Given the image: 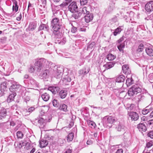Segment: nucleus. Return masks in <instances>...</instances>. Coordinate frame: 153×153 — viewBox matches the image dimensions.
Wrapping results in <instances>:
<instances>
[{
	"mask_svg": "<svg viewBox=\"0 0 153 153\" xmlns=\"http://www.w3.org/2000/svg\"><path fill=\"white\" fill-rule=\"evenodd\" d=\"M61 25L59 19L55 17L52 19L51 22V27L53 30V33L56 38L59 37L60 34L59 30L61 28Z\"/></svg>",
	"mask_w": 153,
	"mask_h": 153,
	"instance_id": "f257e3e1",
	"label": "nucleus"
},
{
	"mask_svg": "<svg viewBox=\"0 0 153 153\" xmlns=\"http://www.w3.org/2000/svg\"><path fill=\"white\" fill-rule=\"evenodd\" d=\"M51 64V62L48 61L44 58H40L34 63V65L37 69V71L39 72L43 68H47Z\"/></svg>",
	"mask_w": 153,
	"mask_h": 153,
	"instance_id": "f03ea898",
	"label": "nucleus"
},
{
	"mask_svg": "<svg viewBox=\"0 0 153 153\" xmlns=\"http://www.w3.org/2000/svg\"><path fill=\"white\" fill-rule=\"evenodd\" d=\"M115 120V117L111 116H106L104 117L102 119L103 126L107 128H110L111 127L112 124Z\"/></svg>",
	"mask_w": 153,
	"mask_h": 153,
	"instance_id": "7ed1b4c3",
	"label": "nucleus"
},
{
	"mask_svg": "<svg viewBox=\"0 0 153 153\" xmlns=\"http://www.w3.org/2000/svg\"><path fill=\"white\" fill-rule=\"evenodd\" d=\"M141 91V88L137 85H135L133 86L129 89L128 93L129 96H132L134 94L140 93Z\"/></svg>",
	"mask_w": 153,
	"mask_h": 153,
	"instance_id": "20e7f679",
	"label": "nucleus"
},
{
	"mask_svg": "<svg viewBox=\"0 0 153 153\" xmlns=\"http://www.w3.org/2000/svg\"><path fill=\"white\" fill-rule=\"evenodd\" d=\"M8 83L11 84L9 88V90L13 92L18 90L21 86L17 82L12 80L8 81Z\"/></svg>",
	"mask_w": 153,
	"mask_h": 153,
	"instance_id": "39448f33",
	"label": "nucleus"
},
{
	"mask_svg": "<svg viewBox=\"0 0 153 153\" xmlns=\"http://www.w3.org/2000/svg\"><path fill=\"white\" fill-rule=\"evenodd\" d=\"M68 9L71 12L74 13L77 12L78 10L77 3L75 1L72 2L68 6Z\"/></svg>",
	"mask_w": 153,
	"mask_h": 153,
	"instance_id": "423d86ee",
	"label": "nucleus"
},
{
	"mask_svg": "<svg viewBox=\"0 0 153 153\" xmlns=\"http://www.w3.org/2000/svg\"><path fill=\"white\" fill-rule=\"evenodd\" d=\"M116 129L119 132H121L122 133L125 132L126 127L123 122H120L116 127Z\"/></svg>",
	"mask_w": 153,
	"mask_h": 153,
	"instance_id": "0eeeda50",
	"label": "nucleus"
},
{
	"mask_svg": "<svg viewBox=\"0 0 153 153\" xmlns=\"http://www.w3.org/2000/svg\"><path fill=\"white\" fill-rule=\"evenodd\" d=\"M62 69L60 67H57L56 71H54L53 74L54 76L56 78H59L62 76Z\"/></svg>",
	"mask_w": 153,
	"mask_h": 153,
	"instance_id": "6e6552de",
	"label": "nucleus"
},
{
	"mask_svg": "<svg viewBox=\"0 0 153 153\" xmlns=\"http://www.w3.org/2000/svg\"><path fill=\"white\" fill-rule=\"evenodd\" d=\"M128 114L132 121L137 120L139 118V115L136 112H130Z\"/></svg>",
	"mask_w": 153,
	"mask_h": 153,
	"instance_id": "1a4fd4ad",
	"label": "nucleus"
},
{
	"mask_svg": "<svg viewBox=\"0 0 153 153\" xmlns=\"http://www.w3.org/2000/svg\"><path fill=\"white\" fill-rule=\"evenodd\" d=\"M145 9L148 12L153 10V1H150L147 3L145 5Z\"/></svg>",
	"mask_w": 153,
	"mask_h": 153,
	"instance_id": "9d476101",
	"label": "nucleus"
},
{
	"mask_svg": "<svg viewBox=\"0 0 153 153\" xmlns=\"http://www.w3.org/2000/svg\"><path fill=\"white\" fill-rule=\"evenodd\" d=\"M48 90L51 91L53 94H55L59 91L60 88L57 86H52L49 87Z\"/></svg>",
	"mask_w": 153,
	"mask_h": 153,
	"instance_id": "9b49d317",
	"label": "nucleus"
},
{
	"mask_svg": "<svg viewBox=\"0 0 153 153\" xmlns=\"http://www.w3.org/2000/svg\"><path fill=\"white\" fill-rule=\"evenodd\" d=\"M93 15L91 13H88L84 16L85 21L87 23L89 22L93 19Z\"/></svg>",
	"mask_w": 153,
	"mask_h": 153,
	"instance_id": "f8f14e48",
	"label": "nucleus"
},
{
	"mask_svg": "<svg viewBox=\"0 0 153 153\" xmlns=\"http://www.w3.org/2000/svg\"><path fill=\"white\" fill-rule=\"evenodd\" d=\"M8 81L7 82H2L0 85V90L1 92H3L6 90V88L8 86Z\"/></svg>",
	"mask_w": 153,
	"mask_h": 153,
	"instance_id": "ddd939ff",
	"label": "nucleus"
},
{
	"mask_svg": "<svg viewBox=\"0 0 153 153\" xmlns=\"http://www.w3.org/2000/svg\"><path fill=\"white\" fill-rule=\"evenodd\" d=\"M13 3V6L12 7V10L15 13L18 11L19 9V6L18 5V2L16 0H13L12 1Z\"/></svg>",
	"mask_w": 153,
	"mask_h": 153,
	"instance_id": "4468645a",
	"label": "nucleus"
},
{
	"mask_svg": "<svg viewBox=\"0 0 153 153\" xmlns=\"http://www.w3.org/2000/svg\"><path fill=\"white\" fill-rule=\"evenodd\" d=\"M25 145H27V146H29L30 143L27 142L26 140H24L20 142L18 144L17 146L19 148H21L23 146H25Z\"/></svg>",
	"mask_w": 153,
	"mask_h": 153,
	"instance_id": "2eb2a0df",
	"label": "nucleus"
},
{
	"mask_svg": "<svg viewBox=\"0 0 153 153\" xmlns=\"http://www.w3.org/2000/svg\"><path fill=\"white\" fill-rule=\"evenodd\" d=\"M114 62H109L103 65V67L106 69H108L113 67L115 64Z\"/></svg>",
	"mask_w": 153,
	"mask_h": 153,
	"instance_id": "dca6fc26",
	"label": "nucleus"
},
{
	"mask_svg": "<svg viewBox=\"0 0 153 153\" xmlns=\"http://www.w3.org/2000/svg\"><path fill=\"white\" fill-rule=\"evenodd\" d=\"M137 128L139 131H145L146 130V128L144 124L140 123L137 125Z\"/></svg>",
	"mask_w": 153,
	"mask_h": 153,
	"instance_id": "f3484780",
	"label": "nucleus"
},
{
	"mask_svg": "<svg viewBox=\"0 0 153 153\" xmlns=\"http://www.w3.org/2000/svg\"><path fill=\"white\" fill-rule=\"evenodd\" d=\"M122 70L124 73L126 74H130L131 72L130 70L128 65H125L122 67Z\"/></svg>",
	"mask_w": 153,
	"mask_h": 153,
	"instance_id": "a211bd4d",
	"label": "nucleus"
},
{
	"mask_svg": "<svg viewBox=\"0 0 153 153\" xmlns=\"http://www.w3.org/2000/svg\"><path fill=\"white\" fill-rule=\"evenodd\" d=\"M16 95V94L15 92H13L12 94H10L7 98V102H10L13 101Z\"/></svg>",
	"mask_w": 153,
	"mask_h": 153,
	"instance_id": "6ab92c4d",
	"label": "nucleus"
},
{
	"mask_svg": "<svg viewBox=\"0 0 153 153\" xmlns=\"http://www.w3.org/2000/svg\"><path fill=\"white\" fill-rule=\"evenodd\" d=\"M125 79V77L123 75L117 76L115 80L116 82L119 83L123 82Z\"/></svg>",
	"mask_w": 153,
	"mask_h": 153,
	"instance_id": "aec40b11",
	"label": "nucleus"
},
{
	"mask_svg": "<svg viewBox=\"0 0 153 153\" xmlns=\"http://www.w3.org/2000/svg\"><path fill=\"white\" fill-rule=\"evenodd\" d=\"M145 51L146 53L149 56H153V48L150 47L146 48Z\"/></svg>",
	"mask_w": 153,
	"mask_h": 153,
	"instance_id": "412c9836",
	"label": "nucleus"
},
{
	"mask_svg": "<svg viewBox=\"0 0 153 153\" xmlns=\"http://www.w3.org/2000/svg\"><path fill=\"white\" fill-rule=\"evenodd\" d=\"M49 71L48 70L46 69L44 71L40 74V76L42 78H47L48 77L49 74Z\"/></svg>",
	"mask_w": 153,
	"mask_h": 153,
	"instance_id": "4be33fe9",
	"label": "nucleus"
},
{
	"mask_svg": "<svg viewBox=\"0 0 153 153\" xmlns=\"http://www.w3.org/2000/svg\"><path fill=\"white\" fill-rule=\"evenodd\" d=\"M29 82L34 87H39V83L33 79H30L29 80Z\"/></svg>",
	"mask_w": 153,
	"mask_h": 153,
	"instance_id": "5701e85b",
	"label": "nucleus"
},
{
	"mask_svg": "<svg viewBox=\"0 0 153 153\" xmlns=\"http://www.w3.org/2000/svg\"><path fill=\"white\" fill-rule=\"evenodd\" d=\"M42 99L45 101H47L50 98L49 94L47 93H45L41 95Z\"/></svg>",
	"mask_w": 153,
	"mask_h": 153,
	"instance_id": "b1692460",
	"label": "nucleus"
},
{
	"mask_svg": "<svg viewBox=\"0 0 153 153\" xmlns=\"http://www.w3.org/2000/svg\"><path fill=\"white\" fill-rule=\"evenodd\" d=\"M41 147L44 148L48 144V141L46 140H42L39 143Z\"/></svg>",
	"mask_w": 153,
	"mask_h": 153,
	"instance_id": "393cba45",
	"label": "nucleus"
},
{
	"mask_svg": "<svg viewBox=\"0 0 153 153\" xmlns=\"http://www.w3.org/2000/svg\"><path fill=\"white\" fill-rule=\"evenodd\" d=\"M38 123L40 124V125H42V126L43 125V127L45 125V123L47 121L46 120L44 119L43 118H40L38 121ZM42 126H40V128H42Z\"/></svg>",
	"mask_w": 153,
	"mask_h": 153,
	"instance_id": "a878e982",
	"label": "nucleus"
},
{
	"mask_svg": "<svg viewBox=\"0 0 153 153\" xmlns=\"http://www.w3.org/2000/svg\"><path fill=\"white\" fill-rule=\"evenodd\" d=\"M90 70V69L88 68L86 69V68L83 69L79 71V73L81 75H85L88 74Z\"/></svg>",
	"mask_w": 153,
	"mask_h": 153,
	"instance_id": "bb28decb",
	"label": "nucleus"
},
{
	"mask_svg": "<svg viewBox=\"0 0 153 153\" xmlns=\"http://www.w3.org/2000/svg\"><path fill=\"white\" fill-rule=\"evenodd\" d=\"M74 137V134L73 132L69 133L67 136V140L68 142L72 141Z\"/></svg>",
	"mask_w": 153,
	"mask_h": 153,
	"instance_id": "cd10ccee",
	"label": "nucleus"
},
{
	"mask_svg": "<svg viewBox=\"0 0 153 153\" xmlns=\"http://www.w3.org/2000/svg\"><path fill=\"white\" fill-rule=\"evenodd\" d=\"M67 91L61 90L59 93V94L60 97L62 99H64L65 97L67 95Z\"/></svg>",
	"mask_w": 153,
	"mask_h": 153,
	"instance_id": "c85d7f7f",
	"label": "nucleus"
},
{
	"mask_svg": "<svg viewBox=\"0 0 153 153\" xmlns=\"http://www.w3.org/2000/svg\"><path fill=\"white\" fill-rule=\"evenodd\" d=\"M36 27V24L34 22H31L30 23L29 26V30L33 31L34 30Z\"/></svg>",
	"mask_w": 153,
	"mask_h": 153,
	"instance_id": "c756f323",
	"label": "nucleus"
},
{
	"mask_svg": "<svg viewBox=\"0 0 153 153\" xmlns=\"http://www.w3.org/2000/svg\"><path fill=\"white\" fill-rule=\"evenodd\" d=\"M125 47L124 42L120 43L119 45L117 46V48L119 51L123 53V49Z\"/></svg>",
	"mask_w": 153,
	"mask_h": 153,
	"instance_id": "7c9ffc66",
	"label": "nucleus"
},
{
	"mask_svg": "<svg viewBox=\"0 0 153 153\" xmlns=\"http://www.w3.org/2000/svg\"><path fill=\"white\" fill-rule=\"evenodd\" d=\"M122 29L121 28V27L119 26L117 29L115 30L113 32L114 35V36H117L118 34L120 33Z\"/></svg>",
	"mask_w": 153,
	"mask_h": 153,
	"instance_id": "2f4dec72",
	"label": "nucleus"
},
{
	"mask_svg": "<svg viewBox=\"0 0 153 153\" xmlns=\"http://www.w3.org/2000/svg\"><path fill=\"white\" fill-rule=\"evenodd\" d=\"M116 58V56L112 54L109 53L106 56V58L109 61L114 60Z\"/></svg>",
	"mask_w": 153,
	"mask_h": 153,
	"instance_id": "473e14b6",
	"label": "nucleus"
},
{
	"mask_svg": "<svg viewBox=\"0 0 153 153\" xmlns=\"http://www.w3.org/2000/svg\"><path fill=\"white\" fill-rule=\"evenodd\" d=\"M133 82L132 78H128L126 80V84L127 86H128L132 84Z\"/></svg>",
	"mask_w": 153,
	"mask_h": 153,
	"instance_id": "72a5a7b5",
	"label": "nucleus"
},
{
	"mask_svg": "<svg viewBox=\"0 0 153 153\" xmlns=\"http://www.w3.org/2000/svg\"><path fill=\"white\" fill-rule=\"evenodd\" d=\"M144 45L142 43H141L139 45L138 48L137 49V52H142L144 48Z\"/></svg>",
	"mask_w": 153,
	"mask_h": 153,
	"instance_id": "f704fd0d",
	"label": "nucleus"
},
{
	"mask_svg": "<svg viewBox=\"0 0 153 153\" xmlns=\"http://www.w3.org/2000/svg\"><path fill=\"white\" fill-rule=\"evenodd\" d=\"M88 124L89 127L92 128H95L96 126L95 123L92 121L90 120L88 121Z\"/></svg>",
	"mask_w": 153,
	"mask_h": 153,
	"instance_id": "c9c22d12",
	"label": "nucleus"
},
{
	"mask_svg": "<svg viewBox=\"0 0 153 153\" xmlns=\"http://www.w3.org/2000/svg\"><path fill=\"white\" fill-rule=\"evenodd\" d=\"M67 107V106L65 104H62L60 105L59 108L60 110L66 112L68 111Z\"/></svg>",
	"mask_w": 153,
	"mask_h": 153,
	"instance_id": "e433bc0d",
	"label": "nucleus"
},
{
	"mask_svg": "<svg viewBox=\"0 0 153 153\" xmlns=\"http://www.w3.org/2000/svg\"><path fill=\"white\" fill-rule=\"evenodd\" d=\"M7 114V112L5 109H3L0 111V118L1 119V117H4Z\"/></svg>",
	"mask_w": 153,
	"mask_h": 153,
	"instance_id": "4c0bfd02",
	"label": "nucleus"
},
{
	"mask_svg": "<svg viewBox=\"0 0 153 153\" xmlns=\"http://www.w3.org/2000/svg\"><path fill=\"white\" fill-rule=\"evenodd\" d=\"M82 15V13L80 12H77L76 13L74 14L73 15V17L75 19H78L79 18H80V16Z\"/></svg>",
	"mask_w": 153,
	"mask_h": 153,
	"instance_id": "58836bf2",
	"label": "nucleus"
},
{
	"mask_svg": "<svg viewBox=\"0 0 153 153\" xmlns=\"http://www.w3.org/2000/svg\"><path fill=\"white\" fill-rule=\"evenodd\" d=\"M87 8L86 7H84L83 8H82V10L81 11V13H82V14H87L88 13H89V11H88L87 10Z\"/></svg>",
	"mask_w": 153,
	"mask_h": 153,
	"instance_id": "ea45409f",
	"label": "nucleus"
},
{
	"mask_svg": "<svg viewBox=\"0 0 153 153\" xmlns=\"http://www.w3.org/2000/svg\"><path fill=\"white\" fill-rule=\"evenodd\" d=\"M66 42V39L65 38H63L61 40H58V43L61 45H63L65 44Z\"/></svg>",
	"mask_w": 153,
	"mask_h": 153,
	"instance_id": "a19ab883",
	"label": "nucleus"
},
{
	"mask_svg": "<svg viewBox=\"0 0 153 153\" xmlns=\"http://www.w3.org/2000/svg\"><path fill=\"white\" fill-rule=\"evenodd\" d=\"M16 135L17 138H22L24 136V134L22 131H18L17 132Z\"/></svg>",
	"mask_w": 153,
	"mask_h": 153,
	"instance_id": "79ce46f5",
	"label": "nucleus"
},
{
	"mask_svg": "<svg viewBox=\"0 0 153 153\" xmlns=\"http://www.w3.org/2000/svg\"><path fill=\"white\" fill-rule=\"evenodd\" d=\"M148 107H147L145 108H144L142 110V113L143 114L146 115L150 112V110L149 109L147 108Z\"/></svg>",
	"mask_w": 153,
	"mask_h": 153,
	"instance_id": "37998d69",
	"label": "nucleus"
},
{
	"mask_svg": "<svg viewBox=\"0 0 153 153\" xmlns=\"http://www.w3.org/2000/svg\"><path fill=\"white\" fill-rule=\"evenodd\" d=\"M33 5L30 3V2L28 3V8L27 10V12L29 10H34V8H33Z\"/></svg>",
	"mask_w": 153,
	"mask_h": 153,
	"instance_id": "c03bdc74",
	"label": "nucleus"
},
{
	"mask_svg": "<svg viewBox=\"0 0 153 153\" xmlns=\"http://www.w3.org/2000/svg\"><path fill=\"white\" fill-rule=\"evenodd\" d=\"M53 105L54 107H58L59 104L58 101L55 99H54L52 101Z\"/></svg>",
	"mask_w": 153,
	"mask_h": 153,
	"instance_id": "a18cd8bd",
	"label": "nucleus"
},
{
	"mask_svg": "<svg viewBox=\"0 0 153 153\" xmlns=\"http://www.w3.org/2000/svg\"><path fill=\"white\" fill-rule=\"evenodd\" d=\"M68 4V3L66 2H63L61 4H60L59 6H60V8L61 9H62L64 7H66L67 6Z\"/></svg>",
	"mask_w": 153,
	"mask_h": 153,
	"instance_id": "49530a36",
	"label": "nucleus"
},
{
	"mask_svg": "<svg viewBox=\"0 0 153 153\" xmlns=\"http://www.w3.org/2000/svg\"><path fill=\"white\" fill-rule=\"evenodd\" d=\"M23 99L24 101L27 103V101H29L30 100V97L29 96H25L23 97Z\"/></svg>",
	"mask_w": 153,
	"mask_h": 153,
	"instance_id": "de8ad7c7",
	"label": "nucleus"
},
{
	"mask_svg": "<svg viewBox=\"0 0 153 153\" xmlns=\"http://www.w3.org/2000/svg\"><path fill=\"white\" fill-rule=\"evenodd\" d=\"M149 82L151 83L153 82V73L150 74L149 75Z\"/></svg>",
	"mask_w": 153,
	"mask_h": 153,
	"instance_id": "09e8293b",
	"label": "nucleus"
},
{
	"mask_svg": "<svg viewBox=\"0 0 153 153\" xmlns=\"http://www.w3.org/2000/svg\"><path fill=\"white\" fill-rule=\"evenodd\" d=\"M153 145V143L152 141H150L147 143L146 144V147L149 148L152 146Z\"/></svg>",
	"mask_w": 153,
	"mask_h": 153,
	"instance_id": "8fccbe9b",
	"label": "nucleus"
},
{
	"mask_svg": "<svg viewBox=\"0 0 153 153\" xmlns=\"http://www.w3.org/2000/svg\"><path fill=\"white\" fill-rule=\"evenodd\" d=\"M35 67L33 66H31L29 68V71L30 73L34 72L35 71Z\"/></svg>",
	"mask_w": 153,
	"mask_h": 153,
	"instance_id": "3c124183",
	"label": "nucleus"
},
{
	"mask_svg": "<svg viewBox=\"0 0 153 153\" xmlns=\"http://www.w3.org/2000/svg\"><path fill=\"white\" fill-rule=\"evenodd\" d=\"M80 2L81 5H84L87 3L88 0H80Z\"/></svg>",
	"mask_w": 153,
	"mask_h": 153,
	"instance_id": "603ef678",
	"label": "nucleus"
},
{
	"mask_svg": "<svg viewBox=\"0 0 153 153\" xmlns=\"http://www.w3.org/2000/svg\"><path fill=\"white\" fill-rule=\"evenodd\" d=\"M138 101H141V100H142L144 98V96L142 95H138L137 97Z\"/></svg>",
	"mask_w": 153,
	"mask_h": 153,
	"instance_id": "864d4df0",
	"label": "nucleus"
},
{
	"mask_svg": "<svg viewBox=\"0 0 153 153\" xmlns=\"http://www.w3.org/2000/svg\"><path fill=\"white\" fill-rule=\"evenodd\" d=\"M64 80L68 82H70L71 81V79L68 76H67L64 78Z\"/></svg>",
	"mask_w": 153,
	"mask_h": 153,
	"instance_id": "5fc2aeb1",
	"label": "nucleus"
},
{
	"mask_svg": "<svg viewBox=\"0 0 153 153\" xmlns=\"http://www.w3.org/2000/svg\"><path fill=\"white\" fill-rule=\"evenodd\" d=\"M45 24H41L39 26V30H43L44 29Z\"/></svg>",
	"mask_w": 153,
	"mask_h": 153,
	"instance_id": "6e6d98bb",
	"label": "nucleus"
},
{
	"mask_svg": "<svg viewBox=\"0 0 153 153\" xmlns=\"http://www.w3.org/2000/svg\"><path fill=\"white\" fill-rule=\"evenodd\" d=\"M35 110V108L33 107H31L29 108L27 111V112L29 113H31Z\"/></svg>",
	"mask_w": 153,
	"mask_h": 153,
	"instance_id": "4d7b16f0",
	"label": "nucleus"
},
{
	"mask_svg": "<svg viewBox=\"0 0 153 153\" xmlns=\"http://www.w3.org/2000/svg\"><path fill=\"white\" fill-rule=\"evenodd\" d=\"M148 135L151 138L153 139V131H152L149 133Z\"/></svg>",
	"mask_w": 153,
	"mask_h": 153,
	"instance_id": "13d9d810",
	"label": "nucleus"
},
{
	"mask_svg": "<svg viewBox=\"0 0 153 153\" xmlns=\"http://www.w3.org/2000/svg\"><path fill=\"white\" fill-rule=\"evenodd\" d=\"M42 1L43 7L45 8L46 4V0H42Z\"/></svg>",
	"mask_w": 153,
	"mask_h": 153,
	"instance_id": "bf43d9fd",
	"label": "nucleus"
},
{
	"mask_svg": "<svg viewBox=\"0 0 153 153\" xmlns=\"http://www.w3.org/2000/svg\"><path fill=\"white\" fill-rule=\"evenodd\" d=\"M76 29L77 28L76 27L73 26L71 29V32L73 33H75L76 31Z\"/></svg>",
	"mask_w": 153,
	"mask_h": 153,
	"instance_id": "052dcab7",
	"label": "nucleus"
},
{
	"mask_svg": "<svg viewBox=\"0 0 153 153\" xmlns=\"http://www.w3.org/2000/svg\"><path fill=\"white\" fill-rule=\"evenodd\" d=\"M115 153H123V150L121 149H118Z\"/></svg>",
	"mask_w": 153,
	"mask_h": 153,
	"instance_id": "680f3d73",
	"label": "nucleus"
},
{
	"mask_svg": "<svg viewBox=\"0 0 153 153\" xmlns=\"http://www.w3.org/2000/svg\"><path fill=\"white\" fill-rule=\"evenodd\" d=\"M95 44V43L94 42H92L91 43L88 47V48H91L92 47H93V46H94V45Z\"/></svg>",
	"mask_w": 153,
	"mask_h": 153,
	"instance_id": "e2e57ef3",
	"label": "nucleus"
},
{
	"mask_svg": "<svg viewBox=\"0 0 153 153\" xmlns=\"http://www.w3.org/2000/svg\"><path fill=\"white\" fill-rule=\"evenodd\" d=\"M153 124V120H149L148 122V124L149 125H151L152 124Z\"/></svg>",
	"mask_w": 153,
	"mask_h": 153,
	"instance_id": "0e129e2a",
	"label": "nucleus"
},
{
	"mask_svg": "<svg viewBox=\"0 0 153 153\" xmlns=\"http://www.w3.org/2000/svg\"><path fill=\"white\" fill-rule=\"evenodd\" d=\"M79 30L81 31L85 32L86 30V27H82L80 28L79 29Z\"/></svg>",
	"mask_w": 153,
	"mask_h": 153,
	"instance_id": "69168bd1",
	"label": "nucleus"
},
{
	"mask_svg": "<svg viewBox=\"0 0 153 153\" xmlns=\"http://www.w3.org/2000/svg\"><path fill=\"white\" fill-rule=\"evenodd\" d=\"M124 39L123 37H121L119 40L117 41L118 43H121L123 40Z\"/></svg>",
	"mask_w": 153,
	"mask_h": 153,
	"instance_id": "338daca9",
	"label": "nucleus"
},
{
	"mask_svg": "<svg viewBox=\"0 0 153 153\" xmlns=\"http://www.w3.org/2000/svg\"><path fill=\"white\" fill-rule=\"evenodd\" d=\"M72 152V150L70 149H67L64 153H71Z\"/></svg>",
	"mask_w": 153,
	"mask_h": 153,
	"instance_id": "774afa93",
	"label": "nucleus"
}]
</instances>
